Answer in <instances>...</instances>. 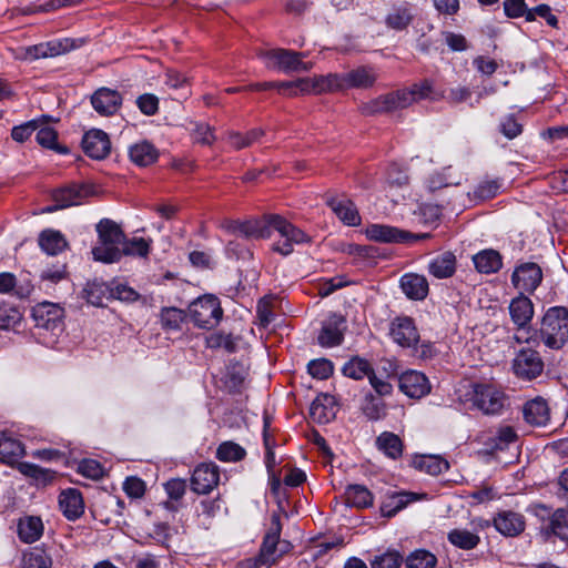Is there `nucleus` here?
Wrapping results in <instances>:
<instances>
[{"label":"nucleus","instance_id":"f257e3e1","mask_svg":"<svg viewBox=\"0 0 568 568\" xmlns=\"http://www.w3.org/2000/svg\"><path fill=\"white\" fill-rule=\"evenodd\" d=\"M32 318L42 343L54 346L64 331V310L57 303H38L32 308Z\"/></svg>","mask_w":568,"mask_h":568},{"label":"nucleus","instance_id":"f03ea898","mask_svg":"<svg viewBox=\"0 0 568 568\" xmlns=\"http://www.w3.org/2000/svg\"><path fill=\"white\" fill-rule=\"evenodd\" d=\"M539 336L546 347L560 349L568 342V308L549 307L542 315Z\"/></svg>","mask_w":568,"mask_h":568},{"label":"nucleus","instance_id":"7ed1b4c3","mask_svg":"<svg viewBox=\"0 0 568 568\" xmlns=\"http://www.w3.org/2000/svg\"><path fill=\"white\" fill-rule=\"evenodd\" d=\"M99 245L93 247L92 255L95 261L103 263H115L122 257V244L124 233L120 226L111 220L104 219L97 225Z\"/></svg>","mask_w":568,"mask_h":568},{"label":"nucleus","instance_id":"20e7f679","mask_svg":"<svg viewBox=\"0 0 568 568\" xmlns=\"http://www.w3.org/2000/svg\"><path fill=\"white\" fill-rule=\"evenodd\" d=\"M263 88H278L283 94H295L296 89L301 91L312 92L316 94L345 90V75L337 73H329L327 75H320L313 79H302L296 82H281V83H264Z\"/></svg>","mask_w":568,"mask_h":568},{"label":"nucleus","instance_id":"39448f33","mask_svg":"<svg viewBox=\"0 0 568 568\" xmlns=\"http://www.w3.org/2000/svg\"><path fill=\"white\" fill-rule=\"evenodd\" d=\"M258 55L264 59L267 68L277 69L284 73L307 72L314 67L313 62L304 61L307 57L305 52L277 48L262 51Z\"/></svg>","mask_w":568,"mask_h":568},{"label":"nucleus","instance_id":"423d86ee","mask_svg":"<svg viewBox=\"0 0 568 568\" xmlns=\"http://www.w3.org/2000/svg\"><path fill=\"white\" fill-rule=\"evenodd\" d=\"M267 223L284 239L272 245V250L281 255H290L293 252L294 244L310 242V236L304 231L296 227L281 215H267Z\"/></svg>","mask_w":568,"mask_h":568},{"label":"nucleus","instance_id":"0eeeda50","mask_svg":"<svg viewBox=\"0 0 568 568\" xmlns=\"http://www.w3.org/2000/svg\"><path fill=\"white\" fill-rule=\"evenodd\" d=\"M189 315L197 327L211 329L220 323L223 311L215 296L205 295L190 305Z\"/></svg>","mask_w":568,"mask_h":568},{"label":"nucleus","instance_id":"6e6552de","mask_svg":"<svg viewBox=\"0 0 568 568\" xmlns=\"http://www.w3.org/2000/svg\"><path fill=\"white\" fill-rule=\"evenodd\" d=\"M474 405L484 414H499L505 404L504 394L494 385L478 384L474 387Z\"/></svg>","mask_w":568,"mask_h":568},{"label":"nucleus","instance_id":"1a4fd4ad","mask_svg":"<svg viewBox=\"0 0 568 568\" xmlns=\"http://www.w3.org/2000/svg\"><path fill=\"white\" fill-rule=\"evenodd\" d=\"M513 369L518 377L530 381L541 375L544 362L537 351L524 348L514 358Z\"/></svg>","mask_w":568,"mask_h":568},{"label":"nucleus","instance_id":"9d476101","mask_svg":"<svg viewBox=\"0 0 568 568\" xmlns=\"http://www.w3.org/2000/svg\"><path fill=\"white\" fill-rule=\"evenodd\" d=\"M219 481V467L213 463H203L193 470L191 489L199 495H206L217 486Z\"/></svg>","mask_w":568,"mask_h":568},{"label":"nucleus","instance_id":"9b49d317","mask_svg":"<svg viewBox=\"0 0 568 568\" xmlns=\"http://www.w3.org/2000/svg\"><path fill=\"white\" fill-rule=\"evenodd\" d=\"M542 281V271L540 266L532 262H527L515 268L511 275L513 285L520 291L519 293H532Z\"/></svg>","mask_w":568,"mask_h":568},{"label":"nucleus","instance_id":"f8f14e48","mask_svg":"<svg viewBox=\"0 0 568 568\" xmlns=\"http://www.w3.org/2000/svg\"><path fill=\"white\" fill-rule=\"evenodd\" d=\"M366 235L368 239L376 242H385V243H399L406 242L408 239L415 240H424L429 237L428 233H422L417 235H410L406 232H403L396 227L381 224H373L366 229Z\"/></svg>","mask_w":568,"mask_h":568},{"label":"nucleus","instance_id":"ddd939ff","mask_svg":"<svg viewBox=\"0 0 568 568\" xmlns=\"http://www.w3.org/2000/svg\"><path fill=\"white\" fill-rule=\"evenodd\" d=\"M390 336L400 347L410 348L419 342L418 331L409 317H397L392 322Z\"/></svg>","mask_w":568,"mask_h":568},{"label":"nucleus","instance_id":"4468645a","mask_svg":"<svg viewBox=\"0 0 568 568\" xmlns=\"http://www.w3.org/2000/svg\"><path fill=\"white\" fill-rule=\"evenodd\" d=\"M82 148L87 155L94 160L105 159L111 151V142L105 132L92 129L82 139Z\"/></svg>","mask_w":568,"mask_h":568},{"label":"nucleus","instance_id":"2eb2a0df","mask_svg":"<svg viewBox=\"0 0 568 568\" xmlns=\"http://www.w3.org/2000/svg\"><path fill=\"white\" fill-rule=\"evenodd\" d=\"M399 389L412 398H420L430 392L426 375L417 371H408L399 377Z\"/></svg>","mask_w":568,"mask_h":568},{"label":"nucleus","instance_id":"dca6fc26","mask_svg":"<svg viewBox=\"0 0 568 568\" xmlns=\"http://www.w3.org/2000/svg\"><path fill=\"white\" fill-rule=\"evenodd\" d=\"M508 311L515 327H524V325L531 324L535 315L534 303L524 293H519L510 301Z\"/></svg>","mask_w":568,"mask_h":568},{"label":"nucleus","instance_id":"f3484780","mask_svg":"<svg viewBox=\"0 0 568 568\" xmlns=\"http://www.w3.org/2000/svg\"><path fill=\"white\" fill-rule=\"evenodd\" d=\"M90 195V187L87 185H70L55 191L53 197L58 203L49 206L43 212H53L58 209H64L72 205H79L87 196Z\"/></svg>","mask_w":568,"mask_h":568},{"label":"nucleus","instance_id":"a211bd4d","mask_svg":"<svg viewBox=\"0 0 568 568\" xmlns=\"http://www.w3.org/2000/svg\"><path fill=\"white\" fill-rule=\"evenodd\" d=\"M457 270V257L454 252L445 251L434 256L427 265L428 273L437 278L445 280L454 276Z\"/></svg>","mask_w":568,"mask_h":568},{"label":"nucleus","instance_id":"6ab92c4d","mask_svg":"<svg viewBox=\"0 0 568 568\" xmlns=\"http://www.w3.org/2000/svg\"><path fill=\"white\" fill-rule=\"evenodd\" d=\"M345 320L342 315L334 314L324 323L318 335V343L324 347L339 345L344 338Z\"/></svg>","mask_w":568,"mask_h":568},{"label":"nucleus","instance_id":"aec40b11","mask_svg":"<svg viewBox=\"0 0 568 568\" xmlns=\"http://www.w3.org/2000/svg\"><path fill=\"white\" fill-rule=\"evenodd\" d=\"M280 535H281L280 518H278V516L274 515L272 517V526H271L270 530L267 531V534L265 535L262 547H261L260 560L262 561L263 565L271 566V565L275 564V561L278 557L276 555V547L278 544Z\"/></svg>","mask_w":568,"mask_h":568},{"label":"nucleus","instance_id":"412c9836","mask_svg":"<svg viewBox=\"0 0 568 568\" xmlns=\"http://www.w3.org/2000/svg\"><path fill=\"white\" fill-rule=\"evenodd\" d=\"M59 507L69 520H75L84 513L82 494L75 488L62 490L59 496Z\"/></svg>","mask_w":568,"mask_h":568},{"label":"nucleus","instance_id":"4be33fe9","mask_svg":"<svg viewBox=\"0 0 568 568\" xmlns=\"http://www.w3.org/2000/svg\"><path fill=\"white\" fill-rule=\"evenodd\" d=\"M335 397L329 394L318 395L310 407L312 419L318 424L331 422L336 415Z\"/></svg>","mask_w":568,"mask_h":568},{"label":"nucleus","instance_id":"5701e85b","mask_svg":"<svg viewBox=\"0 0 568 568\" xmlns=\"http://www.w3.org/2000/svg\"><path fill=\"white\" fill-rule=\"evenodd\" d=\"M495 528L504 536L513 537L525 529L524 516L515 511H501L494 518Z\"/></svg>","mask_w":568,"mask_h":568},{"label":"nucleus","instance_id":"b1692460","mask_svg":"<svg viewBox=\"0 0 568 568\" xmlns=\"http://www.w3.org/2000/svg\"><path fill=\"white\" fill-rule=\"evenodd\" d=\"M525 420L532 426H546L549 422V408L545 399L535 398L525 404L523 408Z\"/></svg>","mask_w":568,"mask_h":568},{"label":"nucleus","instance_id":"393cba45","mask_svg":"<svg viewBox=\"0 0 568 568\" xmlns=\"http://www.w3.org/2000/svg\"><path fill=\"white\" fill-rule=\"evenodd\" d=\"M400 287L410 300L422 301L428 294V282L424 275L405 274L400 278Z\"/></svg>","mask_w":568,"mask_h":568},{"label":"nucleus","instance_id":"a878e982","mask_svg":"<svg viewBox=\"0 0 568 568\" xmlns=\"http://www.w3.org/2000/svg\"><path fill=\"white\" fill-rule=\"evenodd\" d=\"M24 455V446L11 434L0 432V460L13 465Z\"/></svg>","mask_w":568,"mask_h":568},{"label":"nucleus","instance_id":"bb28decb","mask_svg":"<svg viewBox=\"0 0 568 568\" xmlns=\"http://www.w3.org/2000/svg\"><path fill=\"white\" fill-rule=\"evenodd\" d=\"M328 205L337 217L349 226H357L361 224V215L356 205L348 199H332Z\"/></svg>","mask_w":568,"mask_h":568},{"label":"nucleus","instance_id":"cd10ccee","mask_svg":"<svg viewBox=\"0 0 568 568\" xmlns=\"http://www.w3.org/2000/svg\"><path fill=\"white\" fill-rule=\"evenodd\" d=\"M130 160L139 166L153 164L159 158V151L148 141H140L129 148Z\"/></svg>","mask_w":568,"mask_h":568},{"label":"nucleus","instance_id":"c85d7f7f","mask_svg":"<svg viewBox=\"0 0 568 568\" xmlns=\"http://www.w3.org/2000/svg\"><path fill=\"white\" fill-rule=\"evenodd\" d=\"M43 534V524L39 517L30 516L19 520L18 535L26 544H32Z\"/></svg>","mask_w":568,"mask_h":568},{"label":"nucleus","instance_id":"c756f323","mask_svg":"<svg viewBox=\"0 0 568 568\" xmlns=\"http://www.w3.org/2000/svg\"><path fill=\"white\" fill-rule=\"evenodd\" d=\"M68 50V45L62 42H47L31 45L24 49L23 58L26 60H36L40 58L55 57Z\"/></svg>","mask_w":568,"mask_h":568},{"label":"nucleus","instance_id":"7c9ffc66","mask_svg":"<svg viewBox=\"0 0 568 568\" xmlns=\"http://www.w3.org/2000/svg\"><path fill=\"white\" fill-rule=\"evenodd\" d=\"M475 267L478 272L490 274L499 271L501 267V256L497 251L484 250L473 257Z\"/></svg>","mask_w":568,"mask_h":568},{"label":"nucleus","instance_id":"2f4dec72","mask_svg":"<svg viewBox=\"0 0 568 568\" xmlns=\"http://www.w3.org/2000/svg\"><path fill=\"white\" fill-rule=\"evenodd\" d=\"M33 291V286L27 283H17V278L14 274L10 272L0 273V293L8 294L14 292V294L20 298H27L31 295Z\"/></svg>","mask_w":568,"mask_h":568},{"label":"nucleus","instance_id":"473e14b6","mask_svg":"<svg viewBox=\"0 0 568 568\" xmlns=\"http://www.w3.org/2000/svg\"><path fill=\"white\" fill-rule=\"evenodd\" d=\"M39 245L47 254L57 255L67 247L68 243L59 231L45 230L39 236Z\"/></svg>","mask_w":568,"mask_h":568},{"label":"nucleus","instance_id":"72a5a7b5","mask_svg":"<svg viewBox=\"0 0 568 568\" xmlns=\"http://www.w3.org/2000/svg\"><path fill=\"white\" fill-rule=\"evenodd\" d=\"M413 464L415 468L433 476L446 471L449 467L445 459L435 455H422L415 457Z\"/></svg>","mask_w":568,"mask_h":568},{"label":"nucleus","instance_id":"f704fd0d","mask_svg":"<svg viewBox=\"0 0 568 568\" xmlns=\"http://www.w3.org/2000/svg\"><path fill=\"white\" fill-rule=\"evenodd\" d=\"M345 75V89L349 88H362L366 89L374 84L376 75L371 69L357 68L349 72L344 73Z\"/></svg>","mask_w":568,"mask_h":568},{"label":"nucleus","instance_id":"c9c22d12","mask_svg":"<svg viewBox=\"0 0 568 568\" xmlns=\"http://www.w3.org/2000/svg\"><path fill=\"white\" fill-rule=\"evenodd\" d=\"M165 84L174 90H181L175 97H172V101L176 103L185 102L186 98L191 94L187 85V79L175 70H168L165 73Z\"/></svg>","mask_w":568,"mask_h":568},{"label":"nucleus","instance_id":"e433bc0d","mask_svg":"<svg viewBox=\"0 0 568 568\" xmlns=\"http://www.w3.org/2000/svg\"><path fill=\"white\" fill-rule=\"evenodd\" d=\"M418 497L414 493L399 491L392 494L388 499L383 504L382 511L384 515L390 517L397 511L406 507L408 504L417 500Z\"/></svg>","mask_w":568,"mask_h":568},{"label":"nucleus","instance_id":"4c0bfd02","mask_svg":"<svg viewBox=\"0 0 568 568\" xmlns=\"http://www.w3.org/2000/svg\"><path fill=\"white\" fill-rule=\"evenodd\" d=\"M376 446L386 456L396 459L403 453L400 438L394 433L384 432L376 438Z\"/></svg>","mask_w":568,"mask_h":568},{"label":"nucleus","instance_id":"58836bf2","mask_svg":"<svg viewBox=\"0 0 568 568\" xmlns=\"http://www.w3.org/2000/svg\"><path fill=\"white\" fill-rule=\"evenodd\" d=\"M345 497L347 504L357 508H365L373 505V495L363 485H349L345 490Z\"/></svg>","mask_w":568,"mask_h":568},{"label":"nucleus","instance_id":"ea45409f","mask_svg":"<svg viewBox=\"0 0 568 568\" xmlns=\"http://www.w3.org/2000/svg\"><path fill=\"white\" fill-rule=\"evenodd\" d=\"M187 313L176 307L161 310L160 320L162 327L168 331H179L187 318Z\"/></svg>","mask_w":568,"mask_h":568},{"label":"nucleus","instance_id":"a19ab883","mask_svg":"<svg viewBox=\"0 0 568 568\" xmlns=\"http://www.w3.org/2000/svg\"><path fill=\"white\" fill-rule=\"evenodd\" d=\"M85 298L94 306H102L104 300L111 297V286L102 282H89L84 288Z\"/></svg>","mask_w":568,"mask_h":568},{"label":"nucleus","instance_id":"79ce46f5","mask_svg":"<svg viewBox=\"0 0 568 568\" xmlns=\"http://www.w3.org/2000/svg\"><path fill=\"white\" fill-rule=\"evenodd\" d=\"M373 368L371 364L358 356L351 358L347 363L344 364L342 372L345 376L353 379H362L364 377L369 376Z\"/></svg>","mask_w":568,"mask_h":568},{"label":"nucleus","instance_id":"37998d69","mask_svg":"<svg viewBox=\"0 0 568 568\" xmlns=\"http://www.w3.org/2000/svg\"><path fill=\"white\" fill-rule=\"evenodd\" d=\"M413 19L412 7L403 4L393 8L386 18L387 26L395 30L405 29Z\"/></svg>","mask_w":568,"mask_h":568},{"label":"nucleus","instance_id":"c03bdc74","mask_svg":"<svg viewBox=\"0 0 568 568\" xmlns=\"http://www.w3.org/2000/svg\"><path fill=\"white\" fill-rule=\"evenodd\" d=\"M448 540L458 548L470 550L479 544L480 538L467 529L456 528L448 532Z\"/></svg>","mask_w":568,"mask_h":568},{"label":"nucleus","instance_id":"a18cd8bd","mask_svg":"<svg viewBox=\"0 0 568 568\" xmlns=\"http://www.w3.org/2000/svg\"><path fill=\"white\" fill-rule=\"evenodd\" d=\"M436 564V556L425 549L414 550L405 559L406 568H435Z\"/></svg>","mask_w":568,"mask_h":568},{"label":"nucleus","instance_id":"49530a36","mask_svg":"<svg viewBox=\"0 0 568 568\" xmlns=\"http://www.w3.org/2000/svg\"><path fill=\"white\" fill-rule=\"evenodd\" d=\"M518 436L511 426H501L489 438L488 445L491 449L503 450L517 440Z\"/></svg>","mask_w":568,"mask_h":568},{"label":"nucleus","instance_id":"de8ad7c7","mask_svg":"<svg viewBox=\"0 0 568 568\" xmlns=\"http://www.w3.org/2000/svg\"><path fill=\"white\" fill-rule=\"evenodd\" d=\"M151 244L152 240L143 237H133L131 240L124 239L122 247L120 248L122 251V255L146 257L150 253Z\"/></svg>","mask_w":568,"mask_h":568},{"label":"nucleus","instance_id":"09e8293b","mask_svg":"<svg viewBox=\"0 0 568 568\" xmlns=\"http://www.w3.org/2000/svg\"><path fill=\"white\" fill-rule=\"evenodd\" d=\"M448 171L449 169H444L440 172H434L430 174L425 181V187L430 193H434L443 187L459 185L460 179H453Z\"/></svg>","mask_w":568,"mask_h":568},{"label":"nucleus","instance_id":"8fccbe9b","mask_svg":"<svg viewBox=\"0 0 568 568\" xmlns=\"http://www.w3.org/2000/svg\"><path fill=\"white\" fill-rule=\"evenodd\" d=\"M122 102L121 94L109 88H100L91 97L92 106H120Z\"/></svg>","mask_w":568,"mask_h":568},{"label":"nucleus","instance_id":"3c124183","mask_svg":"<svg viewBox=\"0 0 568 568\" xmlns=\"http://www.w3.org/2000/svg\"><path fill=\"white\" fill-rule=\"evenodd\" d=\"M17 469L24 476L33 478L34 480L45 484L53 479L54 473L48 468H42L38 465L22 462L17 464Z\"/></svg>","mask_w":568,"mask_h":568},{"label":"nucleus","instance_id":"603ef678","mask_svg":"<svg viewBox=\"0 0 568 568\" xmlns=\"http://www.w3.org/2000/svg\"><path fill=\"white\" fill-rule=\"evenodd\" d=\"M52 559L41 549H33L23 554L21 568H51Z\"/></svg>","mask_w":568,"mask_h":568},{"label":"nucleus","instance_id":"864d4df0","mask_svg":"<svg viewBox=\"0 0 568 568\" xmlns=\"http://www.w3.org/2000/svg\"><path fill=\"white\" fill-rule=\"evenodd\" d=\"M549 530L552 535L561 538H568V510L565 508L557 509L551 518L549 524Z\"/></svg>","mask_w":568,"mask_h":568},{"label":"nucleus","instance_id":"5fc2aeb1","mask_svg":"<svg viewBox=\"0 0 568 568\" xmlns=\"http://www.w3.org/2000/svg\"><path fill=\"white\" fill-rule=\"evenodd\" d=\"M245 454V449L233 442L222 443L216 450L217 459L229 463L243 459Z\"/></svg>","mask_w":568,"mask_h":568},{"label":"nucleus","instance_id":"6e6d98bb","mask_svg":"<svg viewBox=\"0 0 568 568\" xmlns=\"http://www.w3.org/2000/svg\"><path fill=\"white\" fill-rule=\"evenodd\" d=\"M416 97L412 89H399L393 92H389L382 97V103L386 106H397L400 104H414L416 103Z\"/></svg>","mask_w":568,"mask_h":568},{"label":"nucleus","instance_id":"4d7b16f0","mask_svg":"<svg viewBox=\"0 0 568 568\" xmlns=\"http://www.w3.org/2000/svg\"><path fill=\"white\" fill-rule=\"evenodd\" d=\"M22 320L21 311L12 305L0 306V329L14 328Z\"/></svg>","mask_w":568,"mask_h":568},{"label":"nucleus","instance_id":"13d9d810","mask_svg":"<svg viewBox=\"0 0 568 568\" xmlns=\"http://www.w3.org/2000/svg\"><path fill=\"white\" fill-rule=\"evenodd\" d=\"M364 415L371 420H379L386 415L385 404L375 398L373 395L365 397V403L362 407Z\"/></svg>","mask_w":568,"mask_h":568},{"label":"nucleus","instance_id":"bf43d9fd","mask_svg":"<svg viewBox=\"0 0 568 568\" xmlns=\"http://www.w3.org/2000/svg\"><path fill=\"white\" fill-rule=\"evenodd\" d=\"M403 562V556L396 550H387L376 556L371 565L372 568H398Z\"/></svg>","mask_w":568,"mask_h":568},{"label":"nucleus","instance_id":"052dcab7","mask_svg":"<svg viewBox=\"0 0 568 568\" xmlns=\"http://www.w3.org/2000/svg\"><path fill=\"white\" fill-rule=\"evenodd\" d=\"M308 373L318 379H326L333 374V365L328 359H313L307 365Z\"/></svg>","mask_w":568,"mask_h":568},{"label":"nucleus","instance_id":"680f3d73","mask_svg":"<svg viewBox=\"0 0 568 568\" xmlns=\"http://www.w3.org/2000/svg\"><path fill=\"white\" fill-rule=\"evenodd\" d=\"M513 339L517 344H534L538 345L540 339L539 329L534 331L531 325H524V327H516V333L513 336Z\"/></svg>","mask_w":568,"mask_h":568},{"label":"nucleus","instance_id":"e2e57ef3","mask_svg":"<svg viewBox=\"0 0 568 568\" xmlns=\"http://www.w3.org/2000/svg\"><path fill=\"white\" fill-rule=\"evenodd\" d=\"M39 119H33L24 124L14 126L11 132V136L17 142H23L29 139V136L39 129L40 126Z\"/></svg>","mask_w":568,"mask_h":568},{"label":"nucleus","instance_id":"0e129e2a","mask_svg":"<svg viewBox=\"0 0 568 568\" xmlns=\"http://www.w3.org/2000/svg\"><path fill=\"white\" fill-rule=\"evenodd\" d=\"M536 16L544 18L550 27L556 28L558 24L557 17L551 13V9L547 4H539L532 9H529V12L526 16V20L534 21Z\"/></svg>","mask_w":568,"mask_h":568},{"label":"nucleus","instance_id":"69168bd1","mask_svg":"<svg viewBox=\"0 0 568 568\" xmlns=\"http://www.w3.org/2000/svg\"><path fill=\"white\" fill-rule=\"evenodd\" d=\"M111 297L123 302H134L139 298V293L126 284L116 283L111 285Z\"/></svg>","mask_w":568,"mask_h":568},{"label":"nucleus","instance_id":"338daca9","mask_svg":"<svg viewBox=\"0 0 568 568\" xmlns=\"http://www.w3.org/2000/svg\"><path fill=\"white\" fill-rule=\"evenodd\" d=\"M79 471L91 479H99L103 476L104 469L102 465L94 459H83L79 464Z\"/></svg>","mask_w":568,"mask_h":568},{"label":"nucleus","instance_id":"774afa93","mask_svg":"<svg viewBox=\"0 0 568 568\" xmlns=\"http://www.w3.org/2000/svg\"><path fill=\"white\" fill-rule=\"evenodd\" d=\"M192 136L196 143L210 145L214 141L212 128L206 123H194Z\"/></svg>","mask_w":568,"mask_h":568}]
</instances>
